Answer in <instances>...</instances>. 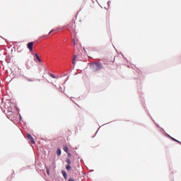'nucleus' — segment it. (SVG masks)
<instances>
[{"label":"nucleus","mask_w":181,"mask_h":181,"mask_svg":"<svg viewBox=\"0 0 181 181\" xmlns=\"http://www.w3.org/2000/svg\"><path fill=\"white\" fill-rule=\"evenodd\" d=\"M67 28L69 30V32H75L76 31V22L71 21L67 25Z\"/></svg>","instance_id":"obj_1"},{"label":"nucleus","mask_w":181,"mask_h":181,"mask_svg":"<svg viewBox=\"0 0 181 181\" xmlns=\"http://www.w3.org/2000/svg\"><path fill=\"white\" fill-rule=\"evenodd\" d=\"M103 68V65L100 63H96L92 64V69L93 71H98V70H101Z\"/></svg>","instance_id":"obj_2"},{"label":"nucleus","mask_w":181,"mask_h":181,"mask_svg":"<svg viewBox=\"0 0 181 181\" xmlns=\"http://www.w3.org/2000/svg\"><path fill=\"white\" fill-rule=\"evenodd\" d=\"M33 45H35L34 42H28L27 45V47L30 52H33Z\"/></svg>","instance_id":"obj_3"},{"label":"nucleus","mask_w":181,"mask_h":181,"mask_svg":"<svg viewBox=\"0 0 181 181\" xmlns=\"http://www.w3.org/2000/svg\"><path fill=\"white\" fill-rule=\"evenodd\" d=\"M27 138L30 141L31 144H35V139L32 137V135L28 134Z\"/></svg>","instance_id":"obj_4"},{"label":"nucleus","mask_w":181,"mask_h":181,"mask_svg":"<svg viewBox=\"0 0 181 181\" xmlns=\"http://www.w3.org/2000/svg\"><path fill=\"white\" fill-rule=\"evenodd\" d=\"M35 57L37 59V60L41 63L42 62V60L40 59V57H39V55L37 54H35Z\"/></svg>","instance_id":"obj_5"},{"label":"nucleus","mask_w":181,"mask_h":181,"mask_svg":"<svg viewBox=\"0 0 181 181\" xmlns=\"http://www.w3.org/2000/svg\"><path fill=\"white\" fill-rule=\"evenodd\" d=\"M64 152H66V153H69V148L67 147V146H64Z\"/></svg>","instance_id":"obj_6"},{"label":"nucleus","mask_w":181,"mask_h":181,"mask_svg":"<svg viewBox=\"0 0 181 181\" xmlns=\"http://www.w3.org/2000/svg\"><path fill=\"white\" fill-rule=\"evenodd\" d=\"M57 155H58V156L62 155V150L60 148H57Z\"/></svg>","instance_id":"obj_7"},{"label":"nucleus","mask_w":181,"mask_h":181,"mask_svg":"<svg viewBox=\"0 0 181 181\" xmlns=\"http://www.w3.org/2000/svg\"><path fill=\"white\" fill-rule=\"evenodd\" d=\"M170 139H172V141H175V142H177L178 144H180V141H177V139H175L173 137L170 136Z\"/></svg>","instance_id":"obj_8"},{"label":"nucleus","mask_w":181,"mask_h":181,"mask_svg":"<svg viewBox=\"0 0 181 181\" xmlns=\"http://www.w3.org/2000/svg\"><path fill=\"white\" fill-rule=\"evenodd\" d=\"M66 170H71V167L70 166V165H67L66 166Z\"/></svg>","instance_id":"obj_9"},{"label":"nucleus","mask_w":181,"mask_h":181,"mask_svg":"<svg viewBox=\"0 0 181 181\" xmlns=\"http://www.w3.org/2000/svg\"><path fill=\"white\" fill-rule=\"evenodd\" d=\"M62 175H63V176H64V177L65 179L67 178V174H66V173H65L64 171H62Z\"/></svg>","instance_id":"obj_10"},{"label":"nucleus","mask_w":181,"mask_h":181,"mask_svg":"<svg viewBox=\"0 0 181 181\" xmlns=\"http://www.w3.org/2000/svg\"><path fill=\"white\" fill-rule=\"evenodd\" d=\"M66 162L68 163V165H71V161L69 158L66 160Z\"/></svg>","instance_id":"obj_11"},{"label":"nucleus","mask_w":181,"mask_h":181,"mask_svg":"<svg viewBox=\"0 0 181 181\" xmlns=\"http://www.w3.org/2000/svg\"><path fill=\"white\" fill-rule=\"evenodd\" d=\"M27 81H31V82H32V81H35V80H33V79H32V78H27Z\"/></svg>","instance_id":"obj_12"},{"label":"nucleus","mask_w":181,"mask_h":181,"mask_svg":"<svg viewBox=\"0 0 181 181\" xmlns=\"http://www.w3.org/2000/svg\"><path fill=\"white\" fill-rule=\"evenodd\" d=\"M50 77H52V78H56V76H54V75L50 74Z\"/></svg>","instance_id":"obj_13"},{"label":"nucleus","mask_w":181,"mask_h":181,"mask_svg":"<svg viewBox=\"0 0 181 181\" xmlns=\"http://www.w3.org/2000/svg\"><path fill=\"white\" fill-rule=\"evenodd\" d=\"M53 32H54V30H50L49 33V35H50V33H53Z\"/></svg>","instance_id":"obj_14"},{"label":"nucleus","mask_w":181,"mask_h":181,"mask_svg":"<svg viewBox=\"0 0 181 181\" xmlns=\"http://www.w3.org/2000/svg\"><path fill=\"white\" fill-rule=\"evenodd\" d=\"M76 59H77V55H74V59H73L74 61L76 60Z\"/></svg>","instance_id":"obj_15"},{"label":"nucleus","mask_w":181,"mask_h":181,"mask_svg":"<svg viewBox=\"0 0 181 181\" xmlns=\"http://www.w3.org/2000/svg\"><path fill=\"white\" fill-rule=\"evenodd\" d=\"M46 169H47V175H49V168H46Z\"/></svg>","instance_id":"obj_16"},{"label":"nucleus","mask_w":181,"mask_h":181,"mask_svg":"<svg viewBox=\"0 0 181 181\" xmlns=\"http://www.w3.org/2000/svg\"><path fill=\"white\" fill-rule=\"evenodd\" d=\"M72 64H74H74H76V60L73 59Z\"/></svg>","instance_id":"obj_17"},{"label":"nucleus","mask_w":181,"mask_h":181,"mask_svg":"<svg viewBox=\"0 0 181 181\" xmlns=\"http://www.w3.org/2000/svg\"><path fill=\"white\" fill-rule=\"evenodd\" d=\"M74 45L76 46V40H73Z\"/></svg>","instance_id":"obj_18"}]
</instances>
